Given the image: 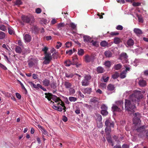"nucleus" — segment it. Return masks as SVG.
<instances>
[{
  "instance_id": "nucleus-1",
  "label": "nucleus",
  "mask_w": 148,
  "mask_h": 148,
  "mask_svg": "<svg viewBox=\"0 0 148 148\" xmlns=\"http://www.w3.org/2000/svg\"><path fill=\"white\" fill-rule=\"evenodd\" d=\"M145 91H141L135 90L134 93L132 94L131 90L126 91L123 94L124 97L127 98L129 97V99H125V105L126 110L130 114H132L135 111V106L134 103L136 101L138 102L140 99L143 97V94L145 93Z\"/></svg>"
},
{
  "instance_id": "nucleus-2",
  "label": "nucleus",
  "mask_w": 148,
  "mask_h": 148,
  "mask_svg": "<svg viewBox=\"0 0 148 148\" xmlns=\"http://www.w3.org/2000/svg\"><path fill=\"white\" fill-rule=\"evenodd\" d=\"M56 104H54L53 106V108L59 111H62L63 110L65 111L66 107L64 106V103L61 100H59L55 101Z\"/></svg>"
},
{
  "instance_id": "nucleus-3",
  "label": "nucleus",
  "mask_w": 148,
  "mask_h": 148,
  "mask_svg": "<svg viewBox=\"0 0 148 148\" xmlns=\"http://www.w3.org/2000/svg\"><path fill=\"white\" fill-rule=\"evenodd\" d=\"M145 126L138 128L137 129L138 132H140L139 135L140 137H143L145 136H148V131L147 130H145Z\"/></svg>"
},
{
  "instance_id": "nucleus-4",
  "label": "nucleus",
  "mask_w": 148,
  "mask_h": 148,
  "mask_svg": "<svg viewBox=\"0 0 148 148\" xmlns=\"http://www.w3.org/2000/svg\"><path fill=\"white\" fill-rule=\"evenodd\" d=\"M134 117L133 120V124L135 125H139L141 121L140 119L141 116L140 114L138 112L135 113L134 114Z\"/></svg>"
},
{
  "instance_id": "nucleus-5",
  "label": "nucleus",
  "mask_w": 148,
  "mask_h": 148,
  "mask_svg": "<svg viewBox=\"0 0 148 148\" xmlns=\"http://www.w3.org/2000/svg\"><path fill=\"white\" fill-rule=\"evenodd\" d=\"M45 55V60L43 62L44 64H48L49 63L50 61L51 60L52 57L51 55V54L50 52H48L46 53Z\"/></svg>"
},
{
  "instance_id": "nucleus-6",
  "label": "nucleus",
  "mask_w": 148,
  "mask_h": 148,
  "mask_svg": "<svg viewBox=\"0 0 148 148\" xmlns=\"http://www.w3.org/2000/svg\"><path fill=\"white\" fill-rule=\"evenodd\" d=\"M84 79L82 82V85L83 86H87L89 83V80L91 79V77L90 75H86L84 77Z\"/></svg>"
},
{
  "instance_id": "nucleus-7",
  "label": "nucleus",
  "mask_w": 148,
  "mask_h": 148,
  "mask_svg": "<svg viewBox=\"0 0 148 148\" xmlns=\"http://www.w3.org/2000/svg\"><path fill=\"white\" fill-rule=\"evenodd\" d=\"M127 57L128 56L126 53H123L121 54L120 58L123 63H126L128 60Z\"/></svg>"
},
{
  "instance_id": "nucleus-8",
  "label": "nucleus",
  "mask_w": 148,
  "mask_h": 148,
  "mask_svg": "<svg viewBox=\"0 0 148 148\" xmlns=\"http://www.w3.org/2000/svg\"><path fill=\"white\" fill-rule=\"evenodd\" d=\"M21 18L22 21L26 23H30L32 19V18L29 16L25 15H22Z\"/></svg>"
},
{
  "instance_id": "nucleus-9",
  "label": "nucleus",
  "mask_w": 148,
  "mask_h": 148,
  "mask_svg": "<svg viewBox=\"0 0 148 148\" xmlns=\"http://www.w3.org/2000/svg\"><path fill=\"white\" fill-rule=\"evenodd\" d=\"M63 83L65 88L67 89H68L69 88H71V87H72L73 86L72 83L70 82L69 81H65L64 82H63Z\"/></svg>"
},
{
  "instance_id": "nucleus-10",
  "label": "nucleus",
  "mask_w": 148,
  "mask_h": 148,
  "mask_svg": "<svg viewBox=\"0 0 148 148\" xmlns=\"http://www.w3.org/2000/svg\"><path fill=\"white\" fill-rule=\"evenodd\" d=\"M133 32L136 35L138 36H139L143 34V32L142 30L138 28H134L133 29Z\"/></svg>"
},
{
  "instance_id": "nucleus-11",
  "label": "nucleus",
  "mask_w": 148,
  "mask_h": 148,
  "mask_svg": "<svg viewBox=\"0 0 148 148\" xmlns=\"http://www.w3.org/2000/svg\"><path fill=\"white\" fill-rule=\"evenodd\" d=\"M114 124V123L113 122L109 120H107L105 122V125L107 127H113Z\"/></svg>"
},
{
  "instance_id": "nucleus-12",
  "label": "nucleus",
  "mask_w": 148,
  "mask_h": 148,
  "mask_svg": "<svg viewBox=\"0 0 148 148\" xmlns=\"http://www.w3.org/2000/svg\"><path fill=\"white\" fill-rule=\"evenodd\" d=\"M107 89L109 91L111 92V93H112L114 91L115 87L113 85L109 84L107 86Z\"/></svg>"
},
{
  "instance_id": "nucleus-13",
  "label": "nucleus",
  "mask_w": 148,
  "mask_h": 148,
  "mask_svg": "<svg viewBox=\"0 0 148 148\" xmlns=\"http://www.w3.org/2000/svg\"><path fill=\"white\" fill-rule=\"evenodd\" d=\"M38 127L41 131L43 135H48V133L47 131L42 126L40 125H38Z\"/></svg>"
},
{
  "instance_id": "nucleus-14",
  "label": "nucleus",
  "mask_w": 148,
  "mask_h": 148,
  "mask_svg": "<svg viewBox=\"0 0 148 148\" xmlns=\"http://www.w3.org/2000/svg\"><path fill=\"white\" fill-rule=\"evenodd\" d=\"M24 38L25 42H29L31 40V37L29 34H26L24 36Z\"/></svg>"
},
{
  "instance_id": "nucleus-15",
  "label": "nucleus",
  "mask_w": 148,
  "mask_h": 148,
  "mask_svg": "<svg viewBox=\"0 0 148 148\" xmlns=\"http://www.w3.org/2000/svg\"><path fill=\"white\" fill-rule=\"evenodd\" d=\"M112 109L113 111L120 112L121 111V108L115 105H113Z\"/></svg>"
},
{
  "instance_id": "nucleus-16",
  "label": "nucleus",
  "mask_w": 148,
  "mask_h": 148,
  "mask_svg": "<svg viewBox=\"0 0 148 148\" xmlns=\"http://www.w3.org/2000/svg\"><path fill=\"white\" fill-rule=\"evenodd\" d=\"M91 88H88L83 89L82 91L84 94H90L91 92Z\"/></svg>"
},
{
  "instance_id": "nucleus-17",
  "label": "nucleus",
  "mask_w": 148,
  "mask_h": 148,
  "mask_svg": "<svg viewBox=\"0 0 148 148\" xmlns=\"http://www.w3.org/2000/svg\"><path fill=\"white\" fill-rule=\"evenodd\" d=\"M93 59V57L92 56H89L87 55L85 57V60L86 62H90Z\"/></svg>"
},
{
  "instance_id": "nucleus-18",
  "label": "nucleus",
  "mask_w": 148,
  "mask_h": 148,
  "mask_svg": "<svg viewBox=\"0 0 148 148\" xmlns=\"http://www.w3.org/2000/svg\"><path fill=\"white\" fill-rule=\"evenodd\" d=\"M84 40L85 42H90L91 41V38L89 36L85 35L83 36Z\"/></svg>"
},
{
  "instance_id": "nucleus-19",
  "label": "nucleus",
  "mask_w": 148,
  "mask_h": 148,
  "mask_svg": "<svg viewBox=\"0 0 148 148\" xmlns=\"http://www.w3.org/2000/svg\"><path fill=\"white\" fill-rule=\"evenodd\" d=\"M116 106L119 107V108H121L123 109V102L122 101H116Z\"/></svg>"
},
{
  "instance_id": "nucleus-20",
  "label": "nucleus",
  "mask_w": 148,
  "mask_h": 148,
  "mask_svg": "<svg viewBox=\"0 0 148 148\" xmlns=\"http://www.w3.org/2000/svg\"><path fill=\"white\" fill-rule=\"evenodd\" d=\"M138 83L139 85L141 87H143L146 85V81L143 79L140 80Z\"/></svg>"
},
{
  "instance_id": "nucleus-21",
  "label": "nucleus",
  "mask_w": 148,
  "mask_h": 148,
  "mask_svg": "<svg viewBox=\"0 0 148 148\" xmlns=\"http://www.w3.org/2000/svg\"><path fill=\"white\" fill-rule=\"evenodd\" d=\"M127 45L128 47L134 45V40L130 38L127 40Z\"/></svg>"
},
{
  "instance_id": "nucleus-22",
  "label": "nucleus",
  "mask_w": 148,
  "mask_h": 148,
  "mask_svg": "<svg viewBox=\"0 0 148 148\" xmlns=\"http://www.w3.org/2000/svg\"><path fill=\"white\" fill-rule=\"evenodd\" d=\"M50 80L47 79H45L42 82L43 84L45 86H48L50 85Z\"/></svg>"
},
{
  "instance_id": "nucleus-23",
  "label": "nucleus",
  "mask_w": 148,
  "mask_h": 148,
  "mask_svg": "<svg viewBox=\"0 0 148 148\" xmlns=\"http://www.w3.org/2000/svg\"><path fill=\"white\" fill-rule=\"evenodd\" d=\"M65 26V25L63 23H60L57 25V27L58 29L61 30Z\"/></svg>"
},
{
  "instance_id": "nucleus-24",
  "label": "nucleus",
  "mask_w": 148,
  "mask_h": 148,
  "mask_svg": "<svg viewBox=\"0 0 148 148\" xmlns=\"http://www.w3.org/2000/svg\"><path fill=\"white\" fill-rule=\"evenodd\" d=\"M105 56L106 57H110L112 56V53L111 52L109 51H106L104 52Z\"/></svg>"
},
{
  "instance_id": "nucleus-25",
  "label": "nucleus",
  "mask_w": 148,
  "mask_h": 148,
  "mask_svg": "<svg viewBox=\"0 0 148 148\" xmlns=\"http://www.w3.org/2000/svg\"><path fill=\"white\" fill-rule=\"evenodd\" d=\"M122 67V65L120 64H115L114 66V69L118 70L120 69Z\"/></svg>"
},
{
  "instance_id": "nucleus-26",
  "label": "nucleus",
  "mask_w": 148,
  "mask_h": 148,
  "mask_svg": "<svg viewBox=\"0 0 148 148\" xmlns=\"http://www.w3.org/2000/svg\"><path fill=\"white\" fill-rule=\"evenodd\" d=\"M16 52L18 53H21L22 51V49L20 47L16 46L15 48Z\"/></svg>"
},
{
  "instance_id": "nucleus-27",
  "label": "nucleus",
  "mask_w": 148,
  "mask_h": 148,
  "mask_svg": "<svg viewBox=\"0 0 148 148\" xmlns=\"http://www.w3.org/2000/svg\"><path fill=\"white\" fill-rule=\"evenodd\" d=\"M114 42L115 44H118L121 42L120 38L118 37H115L114 38Z\"/></svg>"
},
{
  "instance_id": "nucleus-28",
  "label": "nucleus",
  "mask_w": 148,
  "mask_h": 148,
  "mask_svg": "<svg viewBox=\"0 0 148 148\" xmlns=\"http://www.w3.org/2000/svg\"><path fill=\"white\" fill-rule=\"evenodd\" d=\"M97 71L98 73H102L104 72V69L101 67L99 66L97 68Z\"/></svg>"
},
{
  "instance_id": "nucleus-29",
  "label": "nucleus",
  "mask_w": 148,
  "mask_h": 148,
  "mask_svg": "<svg viewBox=\"0 0 148 148\" xmlns=\"http://www.w3.org/2000/svg\"><path fill=\"white\" fill-rule=\"evenodd\" d=\"M74 86H73L71 87V88H69V93L70 94H73L75 93V89L74 88Z\"/></svg>"
},
{
  "instance_id": "nucleus-30",
  "label": "nucleus",
  "mask_w": 148,
  "mask_h": 148,
  "mask_svg": "<svg viewBox=\"0 0 148 148\" xmlns=\"http://www.w3.org/2000/svg\"><path fill=\"white\" fill-rule=\"evenodd\" d=\"M126 71H123L121 73L120 77L121 78L123 79L125 78L126 77Z\"/></svg>"
},
{
  "instance_id": "nucleus-31",
  "label": "nucleus",
  "mask_w": 148,
  "mask_h": 148,
  "mask_svg": "<svg viewBox=\"0 0 148 148\" xmlns=\"http://www.w3.org/2000/svg\"><path fill=\"white\" fill-rule=\"evenodd\" d=\"M108 45V43L105 41H103L100 43V45L103 47L107 46Z\"/></svg>"
},
{
  "instance_id": "nucleus-32",
  "label": "nucleus",
  "mask_w": 148,
  "mask_h": 148,
  "mask_svg": "<svg viewBox=\"0 0 148 148\" xmlns=\"http://www.w3.org/2000/svg\"><path fill=\"white\" fill-rule=\"evenodd\" d=\"M84 53V51L82 49H78V54L79 56H82Z\"/></svg>"
},
{
  "instance_id": "nucleus-33",
  "label": "nucleus",
  "mask_w": 148,
  "mask_h": 148,
  "mask_svg": "<svg viewBox=\"0 0 148 148\" xmlns=\"http://www.w3.org/2000/svg\"><path fill=\"white\" fill-rule=\"evenodd\" d=\"M5 33L2 32H0V39H3L5 38Z\"/></svg>"
},
{
  "instance_id": "nucleus-34",
  "label": "nucleus",
  "mask_w": 148,
  "mask_h": 148,
  "mask_svg": "<svg viewBox=\"0 0 148 148\" xmlns=\"http://www.w3.org/2000/svg\"><path fill=\"white\" fill-rule=\"evenodd\" d=\"M8 32L9 34L11 35L14 34V29L11 27H9L8 28Z\"/></svg>"
},
{
  "instance_id": "nucleus-35",
  "label": "nucleus",
  "mask_w": 148,
  "mask_h": 148,
  "mask_svg": "<svg viewBox=\"0 0 148 148\" xmlns=\"http://www.w3.org/2000/svg\"><path fill=\"white\" fill-rule=\"evenodd\" d=\"M50 86L51 88L55 89L56 87V84L54 81H52L50 84Z\"/></svg>"
},
{
  "instance_id": "nucleus-36",
  "label": "nucleus",
  "mask_w": 148,
  "mask_h": 148,
  "mask_svg": "<svg viewBox=\"0 0 148 148\" xmlns=\"http://www.w3.org/2000/svg\"><path fill=\"white\" fill-rule=\"evenodd\" d=\"M104 64L106 66L108 67H110L111 66V64L110 61H107L105 62Z\"/></svg>"
},
{
  "instance_id": "nucleus-37",
  "label": "nucleus",
  "mask_w": 148,
  "mask_h": 148,
  "mask_svg": "<svg viewBox=\"0 0 148 148\" xmlns=\"http://www.w3.org/2000/svg\"><path fill=\"white\" fill-rule=\"evenodd\" d=\"M107 140L109 143H111V145L113 146L114 145V144L110 136H109L106 138Z\"/></svg>"
},
{
  "instance_id": "nucleus-38",
  "label": "nucleus",
  "mask_w": 148,
  "mask_h": 148,
  "mask_svg": "<svg viewBox=\"0 0 148 148\" xmlns=\"http://www.w3.org/2000/svg\"><path fill=\"white\" fill-rule=\"evenodd\" d=\"M72 43L71 42H67L65 44V47L68 48L72 46Z\"/></svg>"
},
{
  "instance_id": "nucleus-39",
  "label": "nucleus",
  "mask_w": 148,
  "mask_h": 148,
  "mask_svg": "<svg viewBox=\"0 0 148 148\" xmlns=\"http://www.w3.org/2000/svg\"><path fill=\"white\" fill-rule=\"evenodd\" d=\"M0 29L3 31H5L6 30V27L3 25H0Z\"/></svg>"
},
{
  "instance_id": "nucleus-40",
  "label": "nucleus",
  "mask_w": 148,
  "mask_h": 148,
  "mask_svg": "<svg viewBox=\"0 0 148 148\" xmlns=\"http://www.w3.org/2000/svg\"><path fill=\"white\" fill-rule=\"evenodd\" d=\"M45 95H46L45 96V98H47L49 101L51 99V97L52 96L49 93H45Z\"/></svg>"
},
{
  "instance_id": "nucleus-41",
  "label": "nucleus",
  "mask_w": 148,
  "mask_h": 148,
  "mask_svg": "<svg viewBox=\"0 0 148 148\" xmlns=\"http://www.w3.org/2000/svg\"><path fill=\"white\" fill-rule=\"evenodd\" d=\"M119 76V74L118 72H116L114 74L112 75V77L113 79H116Z\"/></svg>"
},
{
  "instance_id": "nucleus-42",
  "label": "nucleus",
  "mask_w": 148,
  "mask_h": 148,
  "mask_svg": "<svg viewBox=\"0 0 148 148\" xmlns=\"http://www.w3.org/2000/svg\"><path fill=\"white\" fill-rule=\"evenodd\" d=\"M69 99L70 101L73 102L75 101L77 99L76 98L73 97H69Z\"/></svg>"
},
{
  "instance_id": "nucleus-43",
  "label": "nucleus",
  "mask_w": 148,
  "mask_h": 148,
  "mask_svg": "<svg viewBox=\"0 0 148 148\" xmlns=\"http://www.w3.org/2000/svg\"><path fill=\"white\" fill-rule=\"evenodd\" d=\"M99 87L102 89H104L106 88V84L105 83H101L100 84Z\"/></svg>"
},
{
  "instance_id": "nucleus-44",
  "label": "nucleus",
  "mask_w": 148,
  "mask_h": 148,
  "mask_svg": "<svg viewBox=\"0 0 148 148\" xmlns=\"http://www.w3.org/2000/svg\"><path fill=\"white\" fill-rule=\"evenodd\" d=\"M69 26L73 29H75L76 27V25L73 23H71L69 25Z\"/></svg>"
},
{
  "instance_id": "nucleus-45",
  "label": "nucleus",
  "mask_w": 148,
  "mask_h": 148,
  "mask_svg": "<svg viewBox=\"0 0 148 148\" xmlns=\"http://www.w3.org/2000/svg\"><path fill=\"white\" fill-rule=\"evenodd\" d=\"M53 57L54 58H57L59 56V53L57 52H54L52 54Z\"/></svg>"
},
{
  "instance_id": "nucleus-46",
  "label": "nucleus",
  "mask_w": 148,
  "mask_h": 148,
  "mask_svg": "<svg viewBox=\"0 0 148 148\" xmlns=\"http://www.w3.org/2000/svg\"><path fill=\"white\" fill-rule=\"evenodd\" d=\"M65 65L66 66H69L71 64V61L67 60L65 62Z\"/></svg>"
},
{
  "instance_id": "nucleus-47",
  "label": "nucleus",
  "mask_w": 148,
  "mask_h": 148,
  "mask_svg": "<svg viewBox=\"0 0 148 148\" xmlns=\"http://www.w3.org/2000/svg\"><path fill=\"white\" fill-rule=\"evenodd\" d=\"M102 79L104 82H106L109 79V77H106V76L104 75L103 76Z\"/></svg>"
},
{
  "instance_id": "nucleus-48",
  "label": "nucleus",
  "mask_w": 148,
  "mask_h": 148,
  "mask_svg": "<svg viewBox=\"0 0 148 148\" xmlns=\"http://www.w3.org/2000/svg\"><path fill=\"white\" fill-rule=\"evenodd\" d=\"M119 34V33L117 32H112L110 33V35L112 36H117Z\"/></svg>"
},
{
  "instance_id": "nucleus-49",
  "label": "nucleus",
  "mask_w": 148,
  "mask_h": 148,
  "mask_svg": "<svg viewBox=\"0 0 148 148\" xmlns=\"http://www.w3.org/2000/svg\"><path fill=\"white\" fill-rule=\"evenodd\" d=\"M65 75V76L68 78H72L74 75L73 73L68 74L67 73H66Z\"/></svg>"
},
{
  "instance_id": "nucleus-50",
  "label": "nucleus",
  "mask_w": 148,
  "mask_h": 148,
  "mask_svg": "<svg viewBox=\"0 0 148 148\" xmlns=\"http://www.w3.org/2000/svg\"><path fill=\"white\" fill-rule=\"evenodd\" d=\"M96 116L97 117V120L99 121H101L102 120V116L101 115L99 114H96Z\"/></svg>"
},
{
  "instance_id": "nucleus-51",
  "label": "nucleus",
  "mask_w": 148,
  "mask_h": 148,
  "mask_svg": "<svg viewBox=\"0 0 148 148\" xmlns=\"http://www.w3.org/2000/svg\"><path fill=\"white\" fill-rule=\"evenodd\" d=\"M101 114L103 115H106L108 114V112L106 111V110H102L101 111Z\"/></svg>"
},
{
  "instance_id": "nucleus-52",
  "label": "nucleus",
  "mask_w": 148,
  "mask_h": 148,
  "mask_svg": "<svg viewBox=\"0 0 148 148\" xmlns=\"http://www.w3.org/2000/svg\"><path fill=\"white\" fill-rule=\"evenodd\" d=\"M137 16L138 17V21L140 23H143V21L142 17L141 16H139L137 15Z\"/></svg>"
},
{
  "instance_id": "nucleus-53",
  "label": "nucleus",
  "mask_w": 148,
  "mask_h": 148,
  "mask_svg": "<svg viewBox=\"0 0 148 148\" xmlns=\"http://www.w3.org/2000/svg\"><path fill=\"white\" fill-rule=\"evenodd\" d=\"M111 127H106L105 129V131L107 133H109L111 131Z\"/></svg>"
},
{
  "instance_id": "nucleus-54",
  "label": "nucleus",
  "mask_w": 148,
  "mask_h": 148,
  "mask_svg": "<svg viewBox=\"0 0 148 148\" xmlns=\"http://www.w3.org/2000/svg\"><path fill=\"white\" fill-rule=\"evenodd\" d=\"M57 43L58 45H56V47L57 49H58L61 47L62 45V43L60 42H58Z\"/></svg>"
},
{
  "instance_id": "nucleus-55",
  "label": "nucleus",
  "mask_w": 148,
  "mask_h": 148,
  "mask_svg": "<svg viewBox=\"0 0 148 148\" xmlns=\"http://www.w3.org/2000/svg\"><path fill=\"white\" fill-rule=\"evenodd\" d=\"M116 28L118 30H121L123 29V27L122 26L119 25L116 27Z\"/></svg>"
},
{
  "instance_id": "nucleus-56",
  "label": "nucleus",
  "mask_w": 148,
  "mask_h": 148,
  "mask_svg": "<svg viewBox=\"0 0 148 148\" xmlns=\"http://www.w3.org/2000/svg\"><path fill=\"white\" fill-rule=\"evenodd\" d=\"M48 49V48L46 47H45L44 48L42 49V50L44 51V54H45L46 53H48V52H47Z\"/></svg>"
},
{
  "instance_id": "nucleus-57",
  "label": "nucleus",
  "mask_w": 148,
  "mask_h": 148,
  "mask_svg": "<svg viewBox=\"0 0 148 148\" xmlns=\"http://www.w3.org/2000/svg\"><path fill=\"white\" fill-rule=\"evenodd\" d=\"M125 69L124 71H126V73H127V71H130V66H125Z\"/></svg>"
},
{
  "instance_id": "nucleus-58",
  "label": "nucleus",
  "mask_w": 148,
  "mask_h": 148,
  "mask_svg": "<svg viewBox=\"0 0 148 148\" xmlns=\"http://www.w3.org/2000/svg\"><path fill=\"white\" fill-rule=\"evenodd\" d=\"M22 4V2L21 0H17L15 4L16 5H20Z\"/></svg>"
},
{
  "instance_id": "nucleus-59",
  "label": "nucleus",
  "mask_w": 148,
  "mask_h": 148,
  "mask_svg": "<svg viewBox=\"0 0 148 148\" xmlns=\"http://www.w3.org/2000/svg\"><path fill=\"white\" fill-rule=\"evenodd\" d=\"M73 53V51L72 49L69 50V51H66V54H68L69 55H70Z\"/></svg>"
},
{
  "instance_id": "nucleus-60",
  "label": "nucleus",
  "mask_w": 148,
  "mask_h": 148,
  "mask_svg": "<svg viewBox=\"0 0 148 148\" xmlns=\"http://www.w3.org/2000/svg\"><path fill=\"white\" fill-rule=\"evenodd\" d=\"M101 108L102 110H107V107L105 105H103L101 106Z\"/></svg>"
},
{
  "instance_id": "nucleus-61",
  "label": "nucleus",
  "mask_w": 148,
  "mask_h": 148,
  "mask_svg": "<svg viewBox=\"0 0 148 148\" xmlns=\"http://www.w3.org/2000/svg\"><path fill=\"white\" fill-rule=\"evenodd\" d=\"M30 85L31 86L34 88H37V85H36L32 82H30Z\"/></svg>"
},
{
  "instance_id": "nucleus-62",
  "label": "nucleus",
  "mask_w": 148,
  "mask_h": 148,
  "mask_svg": "<svg viewBox=\"0 0 148 148\" xmlns=\"http://www.w3.org/2000/svg\"><path fill=\"white\" fill-rule=\"evenodd\" d=\"M36 12L37 14L40 13L41 12V10L40 8H37L36 9Z\"/></svg>"
},
{
  "instance_id": "nucleus-63",
  "label": "nucleus",
  "mask_w": 148,
  "mask_h": 148,
  "mask_svg": "<svg viewBox=\"0 0 148 148\" xmlns=\"http://www.w3.org/2000/svg\"><path fill=\"white\" fill-rule=\"evenodd\" d=\"M140 3L138 2H134L133 3L132 5L134 6H138L140 5Z\"/></svg>"
},
{
  "instance_id": "nucleus-64",
  "label": "nucleus",
  "mask_w": 148,
  "mask_h": 148,
  "mask_svg": "<svg viewBox=\"0 0 148 148\" xmlns=\"http://www.w3.org/2000/svg\"><path fill=\"white\" fill-rule=\"evenodd\" d=\"M0 67L4 70H6L7 69V68L5 66L1 63H0Z\"/></svg>"
}]
</instances>
